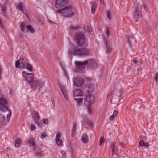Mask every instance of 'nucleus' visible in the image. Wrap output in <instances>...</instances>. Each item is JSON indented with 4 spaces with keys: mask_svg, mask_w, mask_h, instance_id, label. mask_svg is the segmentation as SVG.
I'll list each match as a JSON object with an SVG mask.
<instances>
[{
    "mask_svg": "<svg viewBox=\"0 0 158 158\" xmlns=\"http://www.w3.org/2000/svg\"><path fill=\"white\" fill-rule=\"evenodd\" d=\"M75 64L77 67V71L79 73H84L85 72V67L86 66H88L92 69H96L98 67L97 63L93 61H76Z\"/></svg>",
    "mask_w": 158,
    "mask_h": 158,
    "instance_id": "f257e3e1",
    "label": "nucleus"
},
{
    "mask_svg": "<svg viewBox=\"0 0 158 158\" xmlns=\"http://www.w3.org/2000/svg\"><path fill=\"white\" fill-rule=\"evenodd\" d=\"M90 54V51L86 48L79 49L76 48L75 46L71 44L68 52L69 56L72 54L78 55L83 57L87 56Z\"/></svg>",
    "mask_w": 158,
    "mask_h": 158,
    "instance_id": "f03ea898",
    "label": "nucleus"
},
{
    "mask_svg": "<svg viewBox=\"0 0 158 158\" xmlns=\"http://www.w3.org/2000/svg\"><path fill=\"white\" fill-rule=\"evenodd\" d=\"M7 104V101L5 98L2 97L0 98V110L3 111L7 110L8 111L9 113L7 115L6 121H9L11 116V112L8 108Z\"/></svg>",
    "mask_w": 158,
    "mask_h": 158,
    "instance_id": "7ed1b4c3",
    "label": "nucleus"
},
{
    "mask_svg": "<svg viewBox=\"0 0 158 158\" xmlns=\"http://www.w3.org/2000/svg\"><path fill=\"white\" fill-rule=\"evenodd\" d=\"M56 13L60 14L65 17L72 16L74 15L72 9L69 6H67L63 9L57 10Z\"/></svg>",
    "mask_w": 158,
    "mask_h": 158,
    "instance_id": "20e7f679",
    "label": "nucleus"
},
{
    "mask_svg": "<svg viewBox=\"0 0 158 158\" xmlns=\"http://www.w3.org/2000/svg\"><path fill=\"white\" fill-rule=\"evenodd\" d=\"M94 97L92 95L86 96L85 99L84 104L86 106L91 105L94 102Z\"/></svg>",
    "mask_w": 158,
    "mask_h": 158,
    "instance_id": "39448f33",
    "label": "nucleus"
},
{
    "mask_svg": "<svg viewBox=\"0 0 158 158\" xmlns=\"http://www.w3.org/2000/svg\"><path fill=\"white\" fill-rule=\"evenodd\" d=\"M22 75L25 78L27 82L29 83H31L34 78V74L33 73H29L23 71L22 73Z\"/></svg>",
    "mask_w": 158,
    "mask_h": 158,
    "instance_id": "423d86ee",
    "label": "nucleus"
},
{
    "mask_svg": "<svg viewBox=\"0 0 158 158\" xmlns=\"http://www.w3.org/2000/svg\"><path fill=\"white\" fill-rule=\"evenodd\" d=\"M77 44L79 46H81L84 43L85 37L84 35L81 33H77L76 35Z\"/></svg>",
    "mask_w": 158,
    "mask_h": 158,
    "instance_id": "0eeeda50",
    "label": "nucleus"
},
{
    "mask_svg": "<svg viewBox=\"0 0 158 158\" xmlns=\"http://www.w3.org/2000/svg\"><path fill=\"white\" fill-rule=\"evenodd\" d=\"M23 61L21 63L22 67L23 69L25 68L27 70L32 72L33 71V67L32 65L28 63V61L25 58H23Z\"/></svg>",
    "mask_w": 158,
    "mask_h": 158,
    "instance_id": "6e6552de",
    "label": "nucleus"
},
{
    "mask_svg": "<svg viewBox=\"0 0 158 158\" xmlns=\"http://www.w3.org/2000/svg\"><path fill=\"white\" fill-rule=\"evenodd\" d=\"M25 29L27 32L33 33L35 31L34 29L31 26L27 25L25 23H22L20 26V30L21 31H23Z\"/></svg>",
    "mask_w": 158,
    "mask_h": 158,
    "instance_id": "1a4fd4ad",
    "label": "nucleus"
},
{
    "mask_svg": "<svg viewBox=\"0 0 158 158\" xmlns=\"http://www.w3.org/2000/svg\"><path fill=\"white\" fill-rule=\"evenodd\" d=\"M67 0H56L55 2L56 7L60 9L65 6L67 4Z\"/></svg>",
    "mask_w": 158,
    "mask_h": 158,
    "instance_id": "9d476101",
    "label": "nucleus"
},
{
    "mask_svg": "<svg viewBox=\"0 0 158 158\" xmlns=\"http://www.w3.org/2000/svg\"><path fill=\"white\" fill-rule=\"evenodd\" d=\"M142 9V6H138L136 8L134 14L133 18L134 19L137 21L138 19L141 17V14L140 11V10Z\"/></svg>",
    "mask_w": 158,
    "mask_h": 158,
    "instance_id": "9b49d317",
    "label": "nucleus"
},
{
    "mask_svg": "<svg viewBox=\"0 0 158 158\" xmlns=\"http://www.w3.org/2000/svg\"><path fill=\"white\" fill-rule=\"evenodd\" d=\"M45 81L43 80H36L34 81L32 83V86L40 88L43 86Z\"/></svg>",
    "mask_w": 158,
    "mask_h": 158,
    "instance_id": "f8f14e48",
    "label": "nucleus"
},
{
    "mask_svg": "<svg viewBox=\"0 0 158 158\" xmlns=\"http://www.w3.org/2000/svg\"><path fill=\"white\" fill-rule=\"evenodd\" d=\"M61 134L60 132H57L56 135L55 141L57 144L59 146H62L63 143L61 139Z\"/></svg>",
    "mask_w": 158,
    "mask_h": 158,
    "instance_id": "ddd939ff",
    "label": "nucleus"
},
{
    "mask_svg": "<svg viewBox=\"0 0 158 158\" xmlns=\"http://www.w3.org/2000/svg\"><path fill=\"white\" fill-rule=\"evenodd\" d=\"M60 88L65 100L67 101H68L69 100L68 96L69 91L67 90L66 89L64 86H60Z\"/></svg>",
    "mask_w": 158,
    "mask_h": 158,
    "instance_id": "4468645a",
    "label": "nucleus"
},
{
    "mask_svg": "<svg viewBox=\"0 0 158 158\" xmlns=\"http://www.w3.org/2000/svg\"><path fill=\"white\" fill-rule=\"evenodd\" d=\"M73 94L74 97H81L83 96V92L81 89H76L73 90Z\"/></svg>",
    "mask_w": 158,
    "mask_h": 158,
    "instance_id": "2eb2a0df",
    "label": "nucleus"
},
{
    "mask_svg": "<svg viewBox=\"0 0 158 158\" xmlns=\"http://www.w3.org/2000/svg\"><path fill=\"white\" fill-rule=\"evenodd\" d=\"M16 7L17 9L22 11L24 15H26V11L22 3H18Z\"/></svg>",
    "mask_w": 158,
    "mask_h": 158,
    "instance_id": "dca6fc26",
    "label": "nucleus"
},
{
    "mask_svg": "<svg viewBox=\"0 0 158 158\" xmlns=\"http://www.w3.org/2000/svg\"><path fill=\"white\" fill-rule=\"evenodd\" d=\"M83 83V81L82 79L75 78L73 82V85L76 87H80Z\"/></svg>",
    "mask_w": 158,
    "mask_h": 158,
    "instance_id": "f3484780",
    "label": "nucleus"
},
{
    "mask_svg": "<svg viewBox=\"0 0 158 158\" xmlns=\"http://www.w3.org/2000/svg\"><path fill=\"white\" fill-rule=\"evenodd\" d=\"M35 138L31 137L28 141L29 146L32 147L33 150H35Z\"/></svg>",
    "mask_w": 158,
    "mask_h": 158,
    "instance_id": "a211bd4d",
    "label": "nucleus"
},
{
    "mask_svg": "<svg viewBox=\"0 0 158 158\" xmlns=\"http://www.w3.org/2000/svg\"><path fill=\"white\" fill-rule=\"evenodd\" d=\"M110 150L111 151L112 154L116 153L117 150V147L115 143H112L111 144Z\"/></svg>",
    "mask_w": 158,
    "mask_h": 158,
    "instance_id": "6ab92c4d",
    "label": "nucleus"
},
{
    "mask_svg": "<svg viewBox=\"0 0 158 158\" xmlns=\"http://www.w3.org/2000/svg\"><path fill=\"white\" fill-rule=\"evenodd\" d=\"M35 123H37L40 120V116L38 113L37 111H35L33 113L32 118Z\"/></svg>",
    "mask_w": 158,
    "mask_h": 158,
    "instance_id": "aec40b11",
    "label": "nucleus"
},
{
    "mask_svg": "<svg viewBox=\"0 0 158 158\" xmlns=\"http://www.w3.org/2000/svg\"><path fill=\"white\" fill-rule=\"evenodd\" d=\"M23 58H22L20 60V61L19 60L17 61L15 63V66L16 68L21 69L23 67H22L21 63L23 61Z\"/></svg>",
    "mask_w": 158,
    "mask_h": 158,
    "instance_id": "412c9836",
    "label": "nucleus"
},
{
    "mask_svg": "<svg viewBox=\"0 0 158 158\" xmlns=\"http://www.w3.org/2000/svg\"><path fill=\"white\" fill-rule=\"evenodd\" d=\"M74 100L76 101V103L78 106H81L82 103L83 101V99L82 98H75Z\"/></svg>",
    "mask_w": 158,
    "mask_h": 158,
    "instance_id": "4be33fe9",
    "label": "nucleus"
},
{
    "mask_svg": "<svg viewBox=\"0 0 158 158\" xmlns=\"http://www.w3.org/2000/svg\"><path fill=\"white\" fill-rule=\"evenodd\" d=\"M6 121L3 115L0 114V125H5Z\"/></svg>",
    "mask_w": 158,
    "mask_h": 158,
    "instance_id": "5701e85b",
    "label": "nucleus"
},
{
    "mask_svg": "<svg viewBox=\"0 0 158 158\" xmlns=\"http://www.w3.org/2000/svg\"><path fill=\"white\" fill-rule=\"evenodd\" d=\"M81 140L84 143H86L88 142V139L87 135L85 134H83L82 135Z\"/></svg>",
    "mask_w": 158,
    "mask_h": 158,
    "instance_id": "b1692460",
    "label": "nucleus"
},
{
    "mask_svg": "<svg viewBox=\"0 0 158 158\" xmlns=\"http://www.w3.org/2000/svg\"><path fill=\"white\" fill-rule=\"evenodd\" d=\"M139 145L141 147L144 146L146 148H148L149 146L148 144L147 143H145L143 140L140 141Z\"/></svg>",
    "mask_w": 158,
    "mask_h": 158,
    "instance_id": "393cba45",
    "label": "nucleus"
},
{
    "mask_svg": "<svg viewBox=\"0 0 158 158\" xmlns=\"http://www.w3.org/2000/svg\"><path fill=\"white\" fill-rule=\"evenodd\" d=\"M96 8V5L94 2H93L91 4V12L92 13L94 14Z\"/></svg>",
    "mask_w": 158,
    "mask_h": 158,
    "instance_id": "a878e982",
    "label": "nucleus"
},
{
    "mask_svg": "<svg viewBox=\"0 0 158 158\" xmlns=\"http://www.w3.org/2000/svg\"><path fill=\"white\" fill-rule=\"evenodd\" d=\"M21 140L19 139H16L15 142V147H19L21 144Z\"/></svg>",
    "mask_w": 158,
    "mask_h": 158,
    "instance_id": "bb28decb",
    "label": "nucleus"
},
{
    "mask_svg": "<svg viewBox=\"0 0 158 158\" xmlns=\"http://www.w3.org/2000/svg\"><path fill=\"white\" fill-rule=\"evenodd\" d=\"M104 43L106 45V50L108 52H110L111 51V49L110 47V45L107 44V42L105 41Z\"/></svg>",
    "mask_w": 158,
    "mask_h": 158,
    "instance_id": "cd10ccee",
    "label": "nucleus"
},
{
    "mask_svg": "<svg viewBox=\"0 0 158 158\" xmlns=\"http://www.w3.org/2000/svg\"><path fill=\"white\" fill-rule=\"evenodd\" d=\"M106 15L107 17L109 20H110L111 19V15L110 11L107 10L106 11Z\"/></svg>",
    "mask_w": 158,
    "mask_h": 158,
    "instance_id": "c85d7f7f",
    "label": "nucleus"
},
{
    "mask_svg": "<svg viewBox=\"0 0 158 158\" xmlns=\"http://www.w3.org/2000/svg\"><path fill=\"white\" fill-rule=\"evenodd\" d=\"M84 123H87L90 127L92 126V123L87 118H85L83 119Z\"/></svg>",
    "mask_w": 158,
    "mask_h": 158,
    "instance_id": "c756f323",
    "label": "nucleus"
},
{
    "mask_svg": "<svg viewBox=\"0 0 158 158\" xmlns=\"http://www.w3.org/2000/svg\"><path fill=\"white\" fill-rule=\"evenodd\" d=\"M76 125L75 124H73V129H72V131L71 134H72V136H73V135L74 134V133L75 132V130H76Z\"/></svg>",
    "mask_w": 158,
    "mask_h": 158,
    "instance_id": "7c9ffc66",
    "label": "nucleus"
},
{
    "mask_svg": "<svg viewBox=\"0 0 158 158\" xmlns=\"http://www.w3.org/2000/svg\"><path fill=\"white\" fill-rule=\"evenodd\" d=\"M36 123L38 125L39 127L40 128L42 127L43 125L44 124V122L42 119L40 122H39V121H38L37 123Z\"/></svg>",
    "mask_w": 158,
    "mask_h": 158,
    "instance_id": "2f4dec72",
    "label": "nucleus"
},
{
    "mask_svg": "<svg viewBox=\"0 0 158 158\" xmlns=\"http://www.w3.org/2000/svg\"><path fill=\"white\" fill-rule=\"evenodd\" d=\"M43 122H44V125H48L49 123V120L46 118H44L42 119Z\"/></svg>",
    "mask_w": 158,
    "mask_h": 158,
    "instance_id": "473e14b6",
    "label": "nucleus"
},
{
    "mask_svg": "<svg viewBox=\"0 0 158 158\" xmlns=\"http://www.w3.org/2000/svg\"><path fill=\"white\" fill-rule=\"evenodd\" d=\"M87 107V110L88 113L89 114H92L93 112V109L91 107H89V106Z\"/></svg>",
    "mask_w": 158,
    "mask_h": 158,
    "instance_id": "72a5a7b5",
    "label": "nucleus"
},
{
    "mask_svg": "<svg viewBox=\"0 0 158 158\" xmlns=\"http://www.w3.org/2000/svg\"><path fill=\"white\" fill-rule=\"evenodd\" d=\"M84 29L85 30V32H87L89 33L91 32V29L90 27H84Z\"/></svg>",
    "mask_w": 158,
    "mask_h": 158,
    "instance_id": "f704fd0d",
    "label": "nucleus"
},
{
    "mask_svg": "<svg viewBox=\"0 0 158 158\" xmlns=\"http://www.w3.org/2000/svg\"><path fill=\"white\" fill-rule=\"evenodd\" d=\"M52 102V106H51V108L52 109H54L55 106V102L53 100H51Z\"/></svg>",
    "mask_w": 158,
    "mask_h": 158,
    "instance_id": "c9c22d12",
    "label": "nucleus"
},
{
    "mask_svg": "<svg viewBox=\"0 0 158 158\" xmlns=\"http://www.w3.org/2000/svg\"><path fill=\"white\" fill-rule=\"evenodd\" d=\"M30 128L31 131H33L36 130V127L34 125L32 124L30 126Z\"/></svg>",
    "mask_w": 158,
    "mask_h": 158,
    "instance_id": "e433bc0d",
    "label": "nucleus"
},
{
    "mask_svg": "<svg viewBox=\"0 0 158 158\" xmlns=\"http://www.w3.org/2000/svg\"><path fill=\"white\" fill-rule=\"evenodd\" d=\"M105 142V139L104 137L101 138L100 139V143L99 145L101 146L102 143H104Z\"/></svg>",
    "mask_w": 158,
    "mask_h": 158,
    "instance_id": "4c0bfd02",
    "label": "nucleus"
},
{
    "mask_svg": "<svg viewBox=\"0 0 158 158\" xmlns=\"http://www.w3.org/2000/svg\"><path fill=\"white\" fill-rule=\"evenodd\" d=\"M132 62L134 64L137 65H139L140 64L139 62H138L137 60L136 59H133Z\"/></svg>",
    "mask_w": 158,
    "mask_h": 158,
    "instance_id": "58836bf2",
    "label": "nucleus"
},
{
    "mask_svg": "<svg viewBox=\"0 0 158 158\" xmlns=\"http://www.w3.org/2000/svg\"><path fill=\"white\" fill-rule=\"evenodd\" d=\"M47 136L46 134V133H43L41 135L40 137L42 139H44L46 138Z\"/></svg>",
    "mask_w": 158,
    "mask_h": 158,
    "instance_id": "ea45409f",
    "label": "nucleus"
},
{
    "mask_svg": "<svg viewBox=\"0 0 158 158\" xmlns=\"http://www.w3.org/2000/svg\"><path fill=\"white\" fill-rule=\"evenodd\" d=\"M61 153L62 154V156L61 157V158H65L64 156L66 155V153L64 151H61Z\"/></svg>",
    "mask_w": 158,
    "mask_h": 158,
    "instance_id": "a19ab883",
    "label": "nucleus"
},
{
    "mask_svg": "<svg viewBox=\"0 0 158 158\" xmlns=\"http://www.w3.org/2000/svg\"><path fill=\"white\" fill-rule=\"evenodd\" d=\"M9 95L10 97H11L12 95V91L10 89H9Z\"/></svg>",
    "mask_w": 158,
    "mask_h": 158,
    "instance_id": "79ce46f5",
    "label": "nucleus"
},
{
    "mask_svg": "<svg viewBox=\"0 0 158 158\" xmlns=\"http://www.w3.org/2000/svg\"><path fill=\"white\" fill-rule=\"evenodd\" d=\"M36 155L38 157H41V152H37L36 153Z\"/></svg>",
    "mask_w": 158,
    "mask_h": 158,
    "instance_id": "37998d69",
    "label": "nucleus"
},
{
    "mask_svg": "<svg viewBox=\"0 0 158 158\" xmlns=\"http://www.w3.org/2000/svg\"><path fill=\"white\" fill-rule=\"evenodd\" d=\"M118 112L117 110H114L113 114V116L115 117L117 114Z\"/></svg>",
    "mask_w": 158,
    "mask_h": 158,
    "instance_id": "c03bdc74",
    "label": "nucleus"
},
{
    "mask_svg": "<svg viewBox=\"0 0 158 158\" xmlns=\"http://www.w3.org/2000/svg\"><path fill=\"white\" fill-rule=\"evenodd\" d=\"M100 2L101 4L103 5H104V6L106 5V4L104 2V0H100Z\"/></svg>",
    "mask_w": 158,
    "mask_h": 158,
    "instance_id": "a18cd8bd",
    "label": "nucleus"
},
{
    "mask_svg": "<svg viewBox=\"0 0 158 158\" xmlns=\"http://www.w3.org/2000/svg\"><path fill=\"white\" fill-rule=\"evenodd\" d=\"M115 117L113 116V115H111L109 117V120H113Z\"/></svg>",
    "mask_w": 158,
    "mask_h": 158,
    "instance_id": "49530a36",
    "label": "nucleus"
},
{
    "mask_svg": "<svg viewBox=\"0 0 158 158\" xmlns=\"http://www.w3.org/2000/svg\"><path fill=\"white\" fill-rule=\"evenodd\" d=\"M48 22L50 24H51V25H53V24H55V23L54 22L51 21L50 20H48Z\"/></svg>",
    "mask_w": 158,
    "mask_h": 158,
    "instance_id": "de8ad7c7",
    "label": "nucleus"
},
{
    "mask_svg": "<svg viewBox=\"0 0 158 158\" xmlns=\"http://www.w3.org/2000/svg\"><path fill=\"white\" fill-rule=\"evenodd\" d=\"M106 33L107 37H108L109 36V30L108 29V28H107L106 30Z\"/></svg>",
    "mask_w": 158,
    "mask_h": 158,
    "instance_id": "09e8293b",
    "label": "nucleus"
},
{
    "mask_svg": "<svg viewBox=\"0 0 158 158\" xmlns=\"http://www.w3.org/2000/svg\"><path fill=\"white\" fill-rule=\"evenodd\" d=\"M2 10V12L3 13H5V12H6V10H5V8L4 7H2V9H1Z\"/></svg>",
    "mask_w": 158,
    "mask_h": 158,
    "instance_id": "8fccbe9b",
    "label": "nucleus"
},
{
    "mask_svg": "<svg viewBox=\"0 0 158 158\" xmlns=\"http://www.w3.org/2000/svg\"><path fill=\"white\" fill-rule=\"evenodd\" d=\"M158 77V75H157L156 74L154 77V80L156 81H157V80Z\"/></svg>",
    "mask_w": 158,
    "mask_h": 158,
    "instance_id": "3c124183",
    "label": "nucleus"
},
{
    "mask_svg": "<svg viewBox=\"0 0 158 158\" xmlns=\"http://www.w3.org/2000/svg\"><path fill=\"white\" fill-rule=\"evenodd\" d=\"M60 65L61 66V67L62 68L63 67V64L62 62H60L59 63Z\"/></svg>",
    "mask_w": 158,
    "mask_h": 158,
    "instance_id": "603ef678",
    "label": "nucleus"
},
{
    "mask_svg": "<svg viewBox=\"0 0 158 158\" xmlns=\"http://www.w3.org/2000/svg\"><path fill=\"white\" fill-rule=\"evenodd\" d=\"M63 71H64V73L65 76L66 77H67V73L65 71H64V70Z\"/></svg>",
    "mask_w": 158,
    "mask_h": 158,
    "instance_id": "864d4df0",
    "label": "nucleus"
},
{
    "mask_svg": "<svg viewBox=\"0 0 158 158\" xmlns=\"http://www.w3.org/2000/svg\"><path fill=\"white\" fill-rule=\"evenodd\" d=\"M3 1L5 2V3H7L8 2V0H2Z\"/></svg>",
    "mask_w": 158,
    "mask_h": 158,
    "instance_id": "5fc2aeb1",
    "label": "nucleus"
},
{
    "mask_svg": "<svg viewBox=\"0 0 158 158\" xmlns=\"http://www.w3.org/2000/svg\"><path fill=\"white\" fill-rule=\"evenodd\" d=\"M2 125H0V131H1V127H2Z\"/></svg>",
    "mask_w": 158,
    "mask_h": 158,
    "instance_id": "6e6d98bb",
    "label": "nucleus"
},
{
    "mask_svg": "<svg viewBox=\"0 0 158 158\" xmlns=\"http://www.w3.org/2000/svg\"><path fill=\"white\" fill-rule=\"evenodd\" d=\"M145 10H146V11H148L146 10V9L145 8H144Z\"/></svg>",
    "mask_w": 158,
    "mask_h": 158,
    "instance_id": "4d7b16f0",
    "label": "nucleus"
},
{
    "mask_svg": "<svg viewBox=\"0 0 158 158\" xmlns=\"http://www.w3.org/2000/svg\"><path fill=\"white\" fill-rule=\"evenodd\" d=\"M157 75H158V73H156Z\"/></svg>",
    "mask_w": 158,
    "mask_h": 158,
    "instance_id": "13d9d810",
    "label": "nucleus"
}]
</instances>
